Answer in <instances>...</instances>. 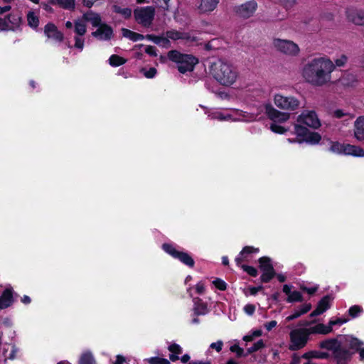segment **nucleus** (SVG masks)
Here are the masks:
<instances>
[{
  "mask_svg": "<svg viewBox=\"0 0 364 364\" xmlns=\"http://www.w3.org/2000/svg\"><path fill=\"white\" fill-rule=\"evenodd\" d=\"M166 38L174 41L183 40L188 44L197 42L198 40L196 36H193L190 33L180 32L175 30L167 31Z\"/></svg>",
  "mask_w": 364,
  "mask_h": 364,
  "instance_id": "4468645a",
  "label": "nucleus"
},
{
  "mask_svg": "<svg viewBox=\"0 0 364 364\" xmlns=\"http://www.w3.org/2000/svg\"><path fill=\"white\" fill-rule=\"evenodd\" d=\"M144 75L147 78H152L156 74V70L154 68H151L149 70H142Z\"/></svg>",
  "mask_w": 364,
  "mask_h": 364,
  "instance_id": "4d7b16f0",
  "label": "nucleus"
},
{
  "mask_svg": "<svg viewBox=\"0 0 364 364\" xmlns=\"http://www.w3.org/2000/svg\"><path fill=\"white\" fill-rule=\"evenodd\" d=\"M346 18L351 23L364 27V9L357 7H350L346 11Z\"/></svg>",
  "mask_w": 364,
  "mask_h": 364,
  "instance_id": "f8f14e48",
  "label": "nucleus"
},
{
  "mask_svg": "<svg viewBox=\"0 0 364 364\" xmlns=\"http://www.w3.org/2000/svg\"><path fill=\"white\" fill-rule=\"evenodd\" d=\"M264 109L268 119L272 121L269 126L270 130L276 134H285L289 129L280 125L279 123L287 122L290 119V114L277 109L269 102L264 105Z\"/></svg>",
  "mask_w": 364,
  "mask_h": 364,
  "instance_id": "7ed1b4c3",
  "label": "nucleus"
},
{
  "mask_svg": "<svg viewBox=\"0 0 364 364\" xmlns=\"http://www.w3.org/2000/svg\"><path fill=\"white\" fill-rule=\"evenodd\" d=\"M331 299L328 296H324L318 304L317 307L311 314V316H316L323 314L330 308Z\"/></svg>",
  "mask_w": 364,
  "mask_h": 364,
  "instance_id": "6ab92c4d",
  "label": "nucleus"
},
{
  "mask_svg": "<svg viewBox=\"0 0 364 364\" xmlns=\"http://www.w3.org/2000/svg\"><path fill=\"white\" fill-rule=\"evenodd\" d=\"M168 58L177 64L178 70L181 73L192 71L198 63V58L192 55L182 54L177 50H171L168 53Z\"/></svg>",
  "mask_w": 364,
  "mask_h": 364,
  "instance_id": "39448f33",
  "label": "nucleus"
},
{
  "mask_svg": "<svg viewBox=\"0 0 364 364\" xmlns=\"http://www.w3.org/2000/svg\"><path fill=\"white\" fill-rule=\"evenodd\" d=\"M27 22L30 27L36 28L39 24L38 15L33 11H29L27 14Z\"/></svg>",
  "mask_w": 364,
  "mask_h": 364,
  "instance_id": "c756f323",
  "label": "nucleus"
},
{
  "mask_svg": "<svg viewBox=\"0 0 364 364\" xmlns=\"http://www.w3.org/2000/svg\"><path fill=\"white\" fill-rule=\"evenodd\" d=\"M362 311H363V309L360 306H358V305H354V306H351L348 310L349 315L352 318L357 317L358 316V314L360 313H361Z\"/></svg>",
  "mask_w": 364,
  "mask_h": 364,
  "instance_id": "a18cd8bd",
  "label": "nucleus"
},
{
  "mask_svg": "<svg viewBox=\"0 0 364 364\" xmlns=\"http://www.w3.org/2000/svg\"><path fill=\"white\" fill-rule=\"evenodd\" d=\"M341 343V341H338L337 338H331L321 341L319 343V346L323 349L332 351L333 354H334Z\"/></svg>",
  "mask_w": 364,
  "mask_h": 364,
  "instance_id": "aec40b11",
  "label": "nucleus"
},
{
  "mask_svg": "<svg viewBox=\"0 0 364 364\" xmlns=\"http://www.w3.org/2000/svg\"><path fill=\"white\" fill-rule=\"evenodd\" d=\"M264 344L262 340L258 341L257 343H255L252 347L249 348L247 349V352L249 353H252L253 352L257 351L258 350L264 348Z\"/></svg>",
  "mask_w": 364,
  "mask_h": 364,
  "instance_id": "8fccbe9b",
  "label": "nucleus"
},
{
  "mask_svg": "<svg viewBox=\"0 0 364 364\" xmlns=\"http://www.w3.org/2000/svg\"><path fill=\"white\" fill-rule=\"evenodd\" d=\"M346 342L348 343L349 347L352 349L359 350L363 343L355 338L352 337H344Z\"/></svg>",
  "mask_w": 364,
  "mask_h": 364,
  "instance_id": "72a5a7b5",
  "label": "nucleus"
},
{
  "mask_svg": "<svg viewBox=\"0 0 364 364\" xmlns=\"http://www.w3.org/2000/svg\"><path fill=\"white\" fill-rule=\"evenodd\" d=\"M195 312L198 315H203L208 312L207 306L203 303H198L195 306Z\"/></svg>",
  "mask_w": 364,
  "mask_h": 364,
  "instance_id": "c03bdc74",
  "label": "nucleus"
},
{
  "mask_svg": "<svg viewBox=\"0 0 364 364\" xmlns=\"http://www.w3.org/2000/svg\"><path fill=\"white\" fill-rule=\"evenodd\" d=\"M8 21L11 23L10 28L14 30L20 26L21 17L18 14H11L8 16Z\"/></svg>",
  "mask_w": 364,
  "mask_h": 364,
  "instance_id": "2f4dec72",
  "label": "nucleus"
},
{
  "mask_svg": "<svg viewBox=\"0 0 364 364\" xmlns=\"http://www.w3.org/2000/svg\"><path fill=\"white\" fill-rule=\"evenodd\" d=\"M220 0H196L195 9L200 15H210L218 6Z\"/></svg>",
  "mask_w": 364,
  "mask_h": 364,
  "instance_id": "9b49d317",
  "label": "nucleus"
},
{
  "mask_svg": "<svg viewBox=\"0 0 364 364\" xmlns=\"http://www.w3.org/2000/svg\"><path fill=\"white\" fill-rule=\"evenodd\" d=\"M13 1L14 0H0V15L11 10Z\"/></svg>",
  "mask_w": 364,
  "mask_h": 364,
  "instance_id": "a19ab883",
  "label": "nucleus"
},
{
  "mask_svg": "<svg viewBox=\"0 0 364 364\" xmlns=\"http://www.w3.org/2000/svg\"><path fill=\"white\" fill-rule=\"evenodd\" d=\"M145 52L151 56H156L157 55L156 48L152 46H146Z\"/></svg>",
  "mask_w": 364,
  "mask_h": 364,
  "instance_id": "680f3d73",
  "label": "nucleus"
},
{
  "mask_svg": "<svg viewBox=\"0 0 364 364\" xmlns=\"http://www.w3.org/2000/svg\"><path fill=\"white\" fill-rule=\"evenodd\" d=\"M259 252L258 248H255L251 246L245 247L240 252V255L236 257L235 262L240 265L244 261H249L250 255Z\"/></svg>",
  "mask_w": 364,
  "mask_h": 364,
  "instance_id": "a211bd4d",
  "label": "nucleus"
},
{
  "mask_svg": "<svg viewBox=\"0 0 364 364\" xmlns=\"http://www.w3.org/2000/svg\"><path fill=\"white\" fill-rule=\"evenodd\" d=\"M230 350L233 353H237L238 356H241L243 353V349L241 348L238 345H233L230 347Z\"/></svg>",
  "mask_w": 364,
  "mask_h": 364,
  "instance_id": "052dcab7",
  "label": "nucleus"
},
{
  "mask_svg": "<svg viewBox=\"0 0 364 364\" xmlns=\"http://www.w3.org/2000/svg\"><path fill=\"white\" fill-rule=\"evenodd\" d=\"M344 145L345 144L333 142L330 147V151L336 154H343L344 151L343 149H344Z\"/></svg>",
  "mask_w": 364,
  "mask_h": 364,
  "instance_id": "79ce46f5",
  "label": "nucleus"
},
{
  "mask_svg": "<svg viewBox=\"0 0 364 364\" xmlns=\"http://www.w3.org/2000/svg\"><path fill=\"white\" fill-rule=\"evenodd\" d=\"M209 73L220 85L225 87H232L240 79L237 67L225 59L213 61L209 66Z\"/></svg>",
  "mask_w": 364,
  "mask_h": 364,
  "instance_id": "f03ea898",
  "label": "nucleus"
},
{
  "mask_svg": "<svg viewBox=\"0 0 364 364\" xmlns=\"http://www.w3.org/2000/svg\"><path fill=\"white\" fill-rule=\"evenodd\" d=\"M109 61L112 66H119L126 63V60L124 58L117 55H111L109 57Z\"/></svg>",
  "mask_w": 364,
  "mask_h": 364,
  "instance_id": "ea45409f",
  "label": "nucleus"
},
{
  "mask_svg": "<svg viewBox=\"0 0 364 364\" xmlns=\"http://www.w3.org/2000/svg\"><path fill=\"white\" fill-rule=\"evenodd\" d=\"M287 301L288 302L301 301L302 296L299 291H291L290 295L288 296Z\"/></svg>",
  "mask_w": 364,
  "mask_h": 364,
  "instance_id": "37998d69",
  "label": "nucleus"
},
{
  "mask_svg": "<svg viewBox=\"0 0 364 364\" xmlns=\"http://www.w3.org/2000/svg\"><path fill=\"white\" fill-rule=\"evenodd\" d=\"M272 45L277 51L289 57H296L301 51L299 46L290 40L275 38Z\"/></svg>",
  "mask_w": 364,
  "mask_h": 364,
  "instance_id": "423d86ee",
  "label": "nucleus"
},
{
  "mask_svg": "<svg viewBox=\"0 0 364 364\" xmlns=\"http://www.w3.org/2000/svg\"><path fill=\"white\" fill-rule=\"evenodd\" d=\"M176 258H178L180 261L189 267H193L194 265L193 259L186 252H179Z\"/></svg>",
  "mask_w": 364,
  "mask_h": 364,
  "instance_id": "473e14b6",
  "label": "nucleus"
},
{
  "mask_svg": "<svg viewBox=\"0 0 364 364\" xmlns=\"http://www.w3.org/2000/svg\"><path fill=\"white\" fill-rule=\"evenodd\" d=\"M170 351L169 358L171 361L174 362L179 359V355L182 353V348L175 343H171L168 347Z\"/></svg>",
  "mask_w": 364,
  "mask_h": 364,
  "instance_id": "a878e982",
  "label": "nucleus"
},
{
  "mask_svg": "<svg viewBox=\"0 0 364 364\" xmlns=\"http://www.w3.org/2000/svg\"><path fill=\"white\" fill-rule=\"evenodd\" d=\"M242 268L247 273H248L252 277H255L257 275V269L251 266L247 265H242Z\"/></svg>",
  "mask_w": 364,
  "mask_h": 364,
  "instance_id": "5fc2aeb1",
  "label": "nucleus"
},
{
  "mask_svg": "<svg viewBox=\"0 0 364 364\" xmlns=\"http://www.w3.org/2000/svg\"><path fill=\"white\" fill-rule=\"evenodd\" d=\"M74 40H75V48L79 49L80 51L83 50V48H84V43H85V41H84V38H82V36H75L74 37Z\"/></svg>",
  "mask_w": 364,
  "mask_h": 364,
  "instance_id": "09e8293b",
  "label": "nucleus"
},
{
  "mask_svg": "<svg viewBox=\"0 0 364 364\" xmlns=\"http://www.w3.org/2000/svg\"><path fill=\"white\" fill-rule=\"evenodd\" d=\"M348 321L347 319L338 318L336 320H331L328 323V326L332 328L334 325H342Z\"/></svg>",
  "mask_w": 364,
  "mask_h": 364,
  "instance_id": "bf43d9fd",
  "label": "nucleus"
},
{
  "mask_svg": "<svg viewBox=\"0 0 364 364\" xmlns=\"http://www.w3.org/2000/svg\"><path fill=\"white\" fill-rule=\"evenodd\" d=\"M113 11L124 18H129L132 15V9L128 7H122L119 5L113 6Z\"/></svg>",
  "mask_w": 364,
  "mask_h": 364,
  "instance_id": "c85d7f7f",
  "label": "nucleus"
},
{
  "mask_svg": "<svg viewBox=\"0 0 364 364\" xmlns=\"http://www.w3.org/2000/svg\"><path fill=\"white\" fill-rule=\"evenodd\" d=\"M274 108L285 112H294L300 108L301 101L299 98L291 95H284L281 92H276L272 96Z\"/></svg>",
  "mask_w": 364,
  "mask_h": 364,
  "instance_id": "20e7f679",
  "label": "nucleus"
},
{
  "mask_svg": "<svg viewBox=\"0 0 364 364\" xmlns=\"http://www.w3.org/2000/svg\"><path fill=\"white\" fill-rule=\"evenodd\" d=\"M259 262L260 269L263 272L261 277L262 281L267 282L272 279L274 275V269L270 263V259L268 257H263L259 259Z\"/></svg>",
  "mask_w": 364,
  "mask_h": 364,
  "instance_id": "ddd939ff",
  "label": "nucleus"
},
{
  "mask_svg": "<svg viewBox=\"0 0 364 364\" xmlns=\"http://www.w3.org/2000/svg\"><path fill=\"white\" fill-rule=\"evenodd\" d=\"M223 343L222 341H218L217 342L212 343L210 347L215 349L217 352H220L222 350Z\"/></svg>",
  "mask_w": 364,
  "mask_h": 364,
  "instance_id": "13d9d810",
  "label": "nucleus"
},
{
  "mask_svg": "<svg viewBox=\"0 0 364 364\" xmlns=\"http://www.w3.org/2000/svg\"><path fill=\"white\" fill-rule=\"evenodd\" d=\"M154 2L157 4L160 8L164 11L169 10V1L170 0H153Z\"/></svg>",
  "mask_w": 364,
  "mask_h": 364,
  "instance_id": "603ef678",
  "label": "nucleus"
},
{
  "mask_svg": "<svg viewBox=\"0 0 364 364\" xmlns=\"http://www.w3.org/2000/svg\"><path fill=\"white\" fill-rule=\"evenodd\" d=\"M353 134L358 141L364 140V116L358 117L354 122Z\"/></svg>",
  "mask_w": 364,
  "mask_h": 364,
  "instance_id": "f3484780",
  "label": "nucleus"
},
{
  "mask_svg": "<svg viewBox=\"0 0 364 364\" xmlns=\"http://www.w3.org/2000/svg\"><path fill=\"white\" fill-rule=\"evenodd\" d=\"M52 4L58 5L63 9L73 11L75 9V0H51Z\"/></svg>",
  "mask_w": 364,
  "mask_h": 364,
  "instance_id": "bb28decb",
  "label": "nucleus"
},
{
  "mask_svg": "<svg viewBox=\"0 0 364 364\" xmlns=\"http://www.w3.org/2000/svg\"><path fill=\"white\" fill-rule=\"evenodd\" d=\"M335 358L337 359L338 363L343 364L350 357V353L343 348L341 345L338 347V349L333 354Z\"/></svg>",
  "mask_w": 364,
  "mask_h": 364,
  "instance_id": "393cba45",
  "label": "nucleus"
},
{
  "mask_svg": "<svg viewBox=\"0 0 364 364\" xmlns=\"http://www.w3.org/2000/svg\"><path fill=\"white\" fill-rule=\"evenodd\" d=\"M136 21L144 27H149L155 16V9L153 6H145L136 9L134 11Z\"/></svg>",
  "mask_w": 364,
  "mask_h": 364,
  "instance_id": "0eeeda50",
  "label": "nucleus"
},
{
  "mask_svg": "<svg viewBox=\"0 0 364 364\" xmlns=\"http://www.w3.org/2000/svg\"><path fill=\"white\" fill-rule=\"evenodd\" d=\"M213 284H214V286L216 288H218V289H220L221 291H224L226 289V287H227L226 283L220 279H216L213 280Z\"/></svg>",
  "mask_w": 364,
  "mask_h": 364,
  "instance_id": "864d4df0",
  "label": "nucleus"
},
{
  "mask_svg": "<svg viewBox=\"0 0 364 364\" xmlns=\"http://www.w3.org/2000/svg\"><path fill=\"white\" fill-rule=\"evenodd\" d=\"M348 77L351 80V82L350 83H346L347 85L353 86V85H354L358 83V79H357L355 75H352V74H349L348 75Z\"/></svg>",
  "mask_w": 364,
  "mask_h": 364,
  "instance_id": "774afa93",
  "label": "nucleus"
},
{
  "mask_svg": "<svg viewBox=\"0 0 364 364\" xmlns=\"http://www.w3.org/2000/svg\"><path fill=\"white\" fill-rule=\"evenodd\" d=\"M150 364H170L168 360L157 357L150 358L148 359Z\"/></svg>",
  "mask_w": 364,
  "mask_h": 364,
  "instance_id": "de8ad7c7",
  "label": "nucleus"
},
{
  "mask_svg": "<svg viewBox=\"0 0 364 364\" xmlns=\"http://www.w3.org/2000/svg\"><path fill=\"white\" fill-rule=\"evenodd\" d=\"M95 363L94 357L89 351L82 353L80 359V364H95Z\"/></svg>",
  "mask_w": 364,
  "mask_h": 364,
  "instance_id": "e433bc0d",
  "label": "nucleus"
},
{
  "mask_svg": "<svg viewBox=\"0 0 364 364\" xmlns=\"http://www.w3.org/2000/svg\"><path fill=\"white\" fill-rule=\"evenodd\" d=\"M302 314H301L300 311L299 310H296L294 314H292L291 315L287 317L286 320L287 321H290L291 320H294L295 318H297L298 317H299L300 316H301Z\"/></svg>",
  "mask_w": 364,
  "mask_h": 364,
  "instance_id": "338daca9",
  "label": "nucleus"
},
{
  "mask_svg": "<svg viewBox=\"0 0 364 364\" xmlns=\"http://www.w3.org/2000/svg\"><path fill=\"white\" fill-rule=\"evenodd\" d=\"M335 70L333 60L326 56L309 60L302 67L301 74L304 80L314 86H323L331 82Z\"/></svg>",
  "mask_w": 364,
  "mask_h": 364,
  "instance_id": "f257e3e1",
  "label": "nucleus"
},
{
  "mask_svg": "<svg viewBox=\"0 0 364 364\" xmlns=\"http://www.w3.org/2000/svg\"><path fill=\"white\" fill-rule=\"evenodd\" d=\"M255 306L253 304H247L244 306V311L249 316H252L255 311Z\"/></svg>",
  "mask_w": 364,
  "mask_h": 364,
  "instance_id": "6e6d98bb",
  "label": "nucleus"
},
{
  "mask_svg": "<svg viewBox=\"0 0 364 364\" xmlns=\"http://www.w3.org/2000/svg\"><path fill=\"white\" fill-rule=\"evenodd\" d=\"M297 122L304 124L313 129H318L321 127V122L317 114L314 110L303 111L297 117Z\"/></svg>",
  "mask_w": 364,
  "mask_h": 364,
  "instance_id": "9d476101",
  "label": "nucleus"
},
{
  "mask_svg": "<svg viewBox=\"0 0 364 364\" xmlns=\"http://www.w3.org/2000/svg\"><path fill=\"white\" fill-rule=\"evenodd\" d=\"M343 154L346 155H351L355 157H363L364 156V149L360 146L351 145L349 144H345Z\"/></svg>",
  "mask_w": 364,
  "mask_h": 364,
  "instance_id": "412c9836",
  "label": "nucleus"
},
{
  "mask_svg": "<svg viewBox=\"0 0 364 364\" xmlns=\"http://www.w3.org/2000/svg\"><path fill=\"white\" fill-rule=\"evenodd\" d=\"M163 249L168 254L176 257L179 252L177 251L172 245L168 244H164L163 245Z\"/></svg>",
  "mask_w": 364,
  "mask_h": 364,
  "instance_id": "3c124183",
  "label": "nucleus"
},
{
  "mask_svg": "<svg viewBox=\"0 0 364 364\" xmlns=\"http://www.w3.org/2000/svg\"><path fill=\"white\" fill-rule=\"evenodd\" d=\"M277 325V322L276 321H271L264 324V327L267 331H270L273 328H274Z\"/></svg>",
  "mask_w": 364,
  "mask_h": 364,
  "instance_id": "69168bd1",
  "label": "nucleus"
},
{
  "mask_svg": "<svg viewBox=\"0 0 364 364\" xmlns=\"http://www.w3.org/2000/svg\"><path fill=\"white\" fill-rule=\"evenodd\" d=\"M92 36L99 40L107 41L109 40L113 34L112 28L107 24H101L98 28L92 32Z\"/></svg>",
  "mask_w": 364,
  "mask_h": 364,
  "instance_id": "2eb2a0df",
  "label": "nucleus"
},
{
  "mask_svg": "<svg viewBox=\"0 0 364 364\" xmlns=\"http://www.w3.org/2000/svg\"><path fill=\"white\" fill-rule=\"evenodd\" d=\"M309 132V130L305 127L299 124H294V134L296 135L298 137H305L307 136V134Z\"/></svg>",
  "mask_w": 364,
  "mask_h": 364,
  "instance_id": "4c0bfd02",
  "label": "nucleus"
},
{
  "mask_svg": "<svg viewBox=\"0 0 364 364\" xmlns=\"http://www.w3.org/2000/svg\"><path fill=\"white\" fill-rule=\"evenodd\" d=\"M289 349L296 350L302 348L307 343L309 333L306 328L294 329L290 332Z\"/></svg>",
  "mask_w": 364,
  "mask_h": 364,
  "instance_id": "6e6552de",
  "label": "nucleus"
},
{
  "mask_svg": "<svg viewBox=\"0 0 364 364\" xmlns=\"http://www.w3.org/2000/svg\"><path fill=\"white\" fill-rule=\"evenodd\" d=\"M82 20L90 22L91 24L95 26H99L101 25V18L99 14L93 13L92 11H88L83 14Z\"/></svg>",
  "mask_w": 364,
  "mask_h": 364,
  "instance_id": "b1692460",
  "label": "nucleus"
},
{
  "mask_svg": "<svg viewBox=\"0 0 364 364\" xmlns=\"http://www.w3.org/2000/svg\"><path fill=\"white\" fill-rule=\"evenodd\" d=\"M44 33L48 38L53 41L61 42L63 40V34L53 23H48L45 26Z\"/></svg>",
  "mask_w": 364,
  "mask_h": 364,
  "instance_id": "dca6fc26",
  "label": "nucleus"
},
{
  "mask_svg": "<svg viewBox=\"0 0 364 364\" xmlns=\"http://www.w3.org/2000/svg\"><path fill=\"white\" fill-rule=\"evenodd\" d=\"M122 33L124 37L127 38L132 41H138L145 39L144 36L135 33L127 28H122Z\"/></svg>",
  "mask_w": 364,
  "mask_h": 364,
  "instance_id": "cd10ccee",
  "label": "nucleus"
},
{
  "mask_svg": "<svg viewBox=\"0 0 364 364\" xmlns=\"http://www.w3.org/2000/svg\"><path fill=\"white\" fill-rule=\"evenodd\" d=\"M332 114H333V117L338 118V119L342 118L343 117H348V119H352L353 118V115H351L348 113L344 112L342 109H336L333 112Z\"/></svg>",
  "mask_w": 364,
  "mask_h": 364,
  "instance_id": "49530a36",
  "label": "nucleus"
},
{
  "mask_svg": "<svg viewBox=\"0 0 364 364\" xmlns=\"http://www.w3.org/2000/svg\"><path fill=\"white\" fill-rule=\"evenodd\" d=\"M257 3L255 0L247 1L233 8L235 14L242 18H249L252 17L257 9Z\"/></svg>",
  "mask_w": 364,
  "mask_h": 364,
  "instance_id": "1a4fd4ad",
  "label": "nucleus"
},
{
  "mask_svg": "<svg viewBox=\"0 0 364 364\" xmlns=\"http://www.w3.org/2000/svg\"><path fill=\"white\" fill-rule=\"evenodd\" d=\"M13 303L12 291L6 289L0 296V310L10 306Z\"/></svg>",
  "mask_w": 364,
  "mask_h": 364,
  "instance_id": "5701e85b",
  "label": "nucleus"
},
{
  "mask_svg": "<svg viewBox=\"0 0 364 364\" xmlns=\"http://www.w3.org/2000/svg\"><path fill=\"white\" fill-rule=\"evenodd\" d=\"M306 137V139H303L312 144H318L321 139V135L316 132H311L309 134H307Z\"/></svg>",
  "mask_w": 364,
  "mask_h": 364,
  "instance_id": "58836bf2",
  "label": "nucleus"
},
{
  "mask_svg": "<svg viewBox=\"0 0 364 364\" xmlns=\"http://www.w3.org/2000/svg\"><path fill=\"white\" fill-rule=\"evenodd\" d=\"M311 309V305L310 304H305L302 305L299 311H300L301 314H304L307 313Z\"/></svg>",
  "mask_w": 364,
  "mask_h": 364,
  "instance_id": "0e129e2a",
  "label": "nucleus"
},
{
  "mask_svg": "<svg viewBox=\"0 0 364 364\" xmlns=\"http://www.w3.org/2000/svg\"><path fill=\"white\" fill-rule=\"evenodd\" d=\"M318 288V286H315V287H311V288H307L306 287L301 286V289H303L304 291H306L309 294H313L314 293H315L317 291Z\"/></svg>",
  "mask_w": 364,
  "mask_h": 364,
  "instance_id": "e2e57ef3",
  "label": "nucleus"
},
{
  "mask_svg": "<svg viewBox=\"0 0 364 364\" xmlns=\"http://www.w3.org/2000/svg\"><path fill=\"white\" fill-rule=\"evenodd\" d=\"M306 329L307 330L309 335L315 333L326 335L332 331L331 326H325L323 323H318Z\"/></svg>",
  "mask_w": 364,
  "mask_h": 364,
  "instance_id": "4be33fe9",
  "label": "nucleus"
},
{
  "mask_svg": "<svg viewBox=\"0 0 364 364\" xmlns=\"http://www.w3.org/2000/svg\"><path fill=\"white\" fill-rule=\"evenodd\" d=\"M144 37L146 39H148L159 45L165 46L168 43V40L166 38L156 36L154 35H146Z\"/></svg>",
  "mask_w": 364,
  "mask_h": 364,
  "instance_id": "c9c22d12",
  "label": "nucleus"
},
{
  "mask_svg": "<svg viewBox=\"0 0 364 364\" xmlns=\"http://www.w3.org/2000/svg\"><path fill=\"white\" fill-rule=\"evenodd\" d=\"M348 61V56L346 54H341L335 58L333 63L335 68L336 67L341 68L346 65Z\"/></svg>",
  "mask_w": 364,
  "mask_h": 364,
  "instance_id": "f704fd0d",
  "label": "nucleus"
},
{
  "mask_svg": "<svg viewBox=\"0 0 364 364\" xmlns=\"http://www.w3.org/2000/svg\"><path fill=\"white\" fill-rule=\"evenodd\" d=\"M75 32L76 36H83L87 32L86 25L82 20H77L75 21Z\"/></svg>",
  "mask_w": 364,
  "mask_h": 364,
  "instance_id": "7c9ffc66",
  "label": "nucleus"
}]
</instances>
